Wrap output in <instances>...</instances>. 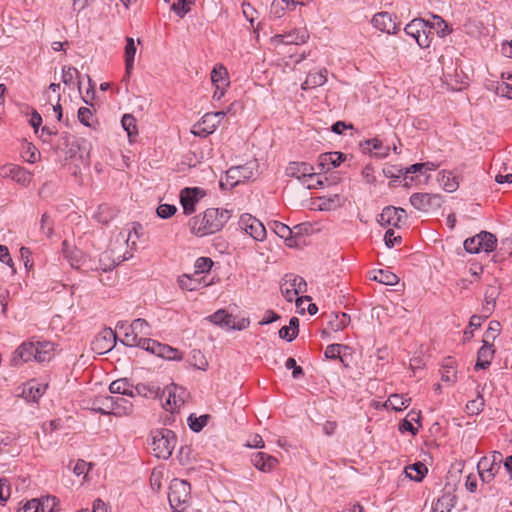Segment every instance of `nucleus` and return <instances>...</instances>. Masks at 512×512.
<instances>
[{"label":"nucleus","instance_id":"43","mask_svg":"<svg viewBox=\"0 0 512 512\" xmlns=\"http://www.w3.org/2000/svg\"><path fill=\"white\" fill-rule=\"evenodd\" d=\"M363 150L370 153L374 152L376 155L381 157L386 156L388 153V148L384 147L382 141L377 138L365 141Z\"/></svg>","mask_w":512,"mask_h":512},{"label":"nucleus","instance_id":"37","mask_svg":"<svg viewBox=\"0 0 512 512\" xmlns=\"http://www.w3.org/2000/svg\"><path fill=\"white\" fill-rule=\"evenodd\" d=\"M430 179V175H420L419 173H413L409 171V167L406 168L403 174V186L406 188H412L417 185L426 184Z\"/></svg>","mask_w":512,"mask_h":512},{"label":"nucleus","instance_id":"38","mask_svg":"<svg viewBox=\"0 0 512 512\" xmlns=\"http://www.w3.org/2000/svg\"><path fill=\"white\" fill-rule=\"evenodd\" d=\"M457 379V372L455 369V361L447 359L441 369V380L448 385H453Z\"/></svg>","mask_w":512,"mask_h":512},{"label":"nucleus","instance_id":"13","mask_svg":"<svg viewBox=\"0 0 512 512\" xmlns=\"http://www.w3.org/2000/svg\"><path fill=\"white\" fill-rule=\"evenodd\" d=\"M428 28V22L416 18L405 26L404 31L407 35L413 37L420 47H428V37L426 35Z\"/></svg>","mask_w":512,"mask_h":512},{"label":"nucleus","instance_id":"54","mask_svg":"<svg viewBox=\"0 0 512 512\" xmlns=\"http://www.w3.org/2000/svg\"><path fill=\"white\" fill-rule=\"evenodd\" d=\"M213 261L208 257H199L194 265L196 275L207 273L211 270Z\"/></svg>","mask_w":512,"mask_h":512},{"label":"nucleus","instance_id":"48","mask_svg":"<svg viewBox=\"0 0 512 512\" xmlns=\"http://www.w3.org/2000/svg\"><path fill=\"white\" fill-rule=\"evenodd\" d=\"M147 340H148V338L141 337L138 334H136L134 331H132L128 328V331H126L124 334L122 343L127 346L142 348V342L147 341Z\"/></svg>","mask_w":512,"mask_h":512},{"label":"nucleus","instance_id":"32","mask_svg":"<svg viewBox=\"0 0 512 512\" xmlns=\"http://www.w3.org/2000/svg\"><path fill=\"white\" fill-rule=\"evenodd\" d=\"M54 344L50 341L36 342L34 360L37 362L49 361L53 357Z\"/></svg>","mask_w":512,"mask_h":512},{"label":"nucleus","instance_id":"23","mask_svg":"<svg viewBox=\"0 0 512 512\" xmlns=\"http://www.w3.org/2000/svg\"><path fill=\"white\" fill-rule=\"evenodd\" d=\"M251 462L255 468L262 472H271L278 464L277 458L264 452H257L252 455Z\"/></svg>","mask_w":512,"mask_h":512},{"label":"nucleus","instance_id":"1","mask_svg":"<svg viewBox=\"0 0 512 512\" xmlns=\"http://www.w3.org/2000/svg\"><path fill=\"white\" fill-rule=\"evenodd\" d=\"M230 211L220 208H208L203 214L189 221L191 232L199 237L220 231L230 219Z\"/></svg>","mask_w":512,"mask_h":512},{"label":"nucleus","instance_id":"35","mask_svg":"<svg viewBox=\"0 0 512 512\" xmlns=\"http://www.w3.org/2000/svg\"><path fill=\"white\" fill-rule=\"evenodd\" d=\"M438 182L447 192H454L459 187L457 177L451 171L443 170L439 173Z\"/></svg>","mask_w":512,"mask_h":512},{"label":"nucleus","instance_id":"46","mask_svg":"<svg viewBox=\"0 0 512 512\" xmlns=\"http://www.w3.org/2000/svg\"><path fill=\"white\" fill-rule=\"evenodd\" d=\"M350 323V317L346 313H338L329 321V326L333 331L343 330Z\"/></svg>","mask_w":512,"mask_h":512},{"label":"nucleus","instance_id":"14","mask_svg":"<svg viewBox=\"0 0 512 512\" xmlns=\"http://www.w3.org/2000/svg\"><path fill=\"white\" fill-rule=\"evenodd\" d=\"M239 224L242 230L257 241H262L266 236L264 225L250 214L242 215Z\"/></svg>","mask_w":512,"mask_h":512},{"label":"nucleus","instance_id":"39","mask_svg":"<svg viewBox=\"0 0 512 512\" xmlns=\"http://www.w3.org/2000/svg\"><path fill=\"white\" fill-rule=\"evenodd\" d=\"M426 473L427 467L421 462L414 463L405 468L406 476L417 482H420L425 477Z\"/></svg>","mask_w":512,"mask_h":512},{"label":"nucleus","instance_id":"24","mask_svg":"<svg viewBox=\"0 0 512 512\" xmlns=\"http://www.w3.org/2000/svg\"><path fill=\"white\" fill-rule=\"evenodd\" d=\"M312 168L313 166L309 163L294 161L288 164L285 173L288 177L296 178L301 183L306 176H309Z\"/></svg>","mask_w":512,"mask_h":512},{"label":"nucleus","instance_id":"64","mask_svg":"<svg viewBox=\"0 0 512 512\" xmlns=\"http://www.w3.org/2000/svg\"><path fill=\"white\" fill-rule=\"evenodd\" d=\"M495 93L501 97L512 99V85L502 81L497 83Z\"/></svg>","mask_w":512,"mask_h":512},{"label":"nucleus","instance_id":"34","mask_svg":"<svg viewBox=\"0 0 512 512\" xmlns=\"http://www.w3.org/2000/svg\"><path fill=\"white\" fill-rule=\"evenodd\" d=\"M136 50L137 48L134 39L131 37H127L124 52L126 77H130L131 71L133 70Z\"/></svg>","mask_w":512,"mask_h":512},{"label":"nucleus","instance_id":"42","mask_svg":"<svg viewBox=\"0 0 512 512\" xmlns=\"http://www.w3.org/2000/svg\"><path fill=\"white\" fill-rule=\"evenodd\" d=\"M77 118L81 124L90 128H95V124L97 123L93 111L88 107H80L78 109Z\"/></svg>","mask_w":512,"mask_h":512},{"label":"nucleus","instance_id":"30","mask_svg":"<svg viewBox=\"0 0 512 512\" xmlns=\"http://www.w3.org/2000/svg\"><path fill=\"white\" fill-rule=\"evenodd\" d=\"M177 387L171 385L163 390L162 396H167L164 408L167 411L173 412L175 409L180 408L184 404V400L176 396Z\"/></svg>","mask_w":512,"mask_h":512},{"label":"nucleus","instance_id":"52","mask_svg":"<svg viewBox=\"0 0 512 512\" xmlns=\"http://www.w3.org/2000/svg\"><path fill=\"white\" fill-rule=\"evenodd\" d=\"M194 4V0H178L173 3L171 9L179 16L184 17L189 11L191 5Z\"/></svg>","mask_w":512,"mask_h":512},{"label":"nucleus","instance_id":"44","mask_svg":"<svg viewBox=\"0 0 512 512\" xmlns=\"http://www.w3.org/2000/svg\"><path fill=\"white\" fill-rule=\"evenodd\" d=\"M372 279L384 285L390 286L396 285L399 282V278L396 274L392 273L391 271L383 269L378 270L374 274Z\"/></svg>","mask_w":512,"mask_h":512},{"label":"nucleus","instance_id":"57","mask_svg":"<svg viewBox=\"0 0 512 512\" xmlns=\"http://www.w3.org/2000/svg\"><path fill=\"white\" fill-rule=\"evenodd\" d=\"M129 329L134 331L139 336L149 334L148 333L149 324L147 323V321L145 319H142V318L135 319L129 326Z\"/></svg>","mask_w":512,"mask_h":512},{"label":"nucleus","instance_id":"7","mask_svg":"<svg viewBox=\"0 0 512 512\" xmlns=\"http://www.w3.org/2000/svg\"><path fill=\"white\" fill-rule=\"evenodd\" d=\"M225 115L226 113L223 111L206 113L201 120L193 126L191 130L192 134L199 137H207L216 130Z\"/></svg>","mask_w":512,"mask_h":512},{"label":"nucleus","instance_id":"12","mask_svg":"<svg viewBox=\"0 0 512 512\" xmlns=\"http://www.w3.org/2000/svg\"><path fill=\"white\" fill-rule=\"evenodd\" d=\"M254 168L255 164L251 162L231 167L226 172L227 183L233 187L245 180L251 179L254 176Z\"/></svg>","mask_w":512,"mask_h":512},{"label":"nucleus","instance_id":"61","mask_svg":"<svg viewBox=\"0 0 512 512\" xmlns=\"http://www.w3.org/2000/svg\"><path fill=\"white\" fill-rule=\"evenodd\" d=\"M158 390L159 389L154 386L150 387L145 384H138L137 386H134V395L138 394L144 397L157 396Z\"/></svg>","mask_w":512,"mask_h":512},{"label":"nucleus","instance_id":"49","mask_svg":"<svg viewBox=\"0 0 512 512\" xmlns=\"http://www.w3.org/2000/svg\"><path fill=\"white\" fill-rule=\"evenodd\" d=\"M190 363L197 369L205 371L208 367V361L200 350L194 349L191 352Z\"/></svg>","mask_w":512,"mask_h":512},{"label":"nucleus","instance_id":"8","mask_svg":"<svg viewBox=\"0 0 512 512\" xmlns=\"http://www.w3.org/2000/svg\"><path fill=\"white\" fill-rule=\"evenodd\" d=\"M410 203L415 209L421 212H430L439 209L443 203V199L439 194L413 193L410 196Z\"/></svg>","mask_w":512,"mask_h":512},{"label":"nucleus","instance_id":"50","mask_svg":"<svg viewBox=\"0 0 512 512\" xmlns=\"http://www.w3.org/2000/svg\"><path fill=\"white\" fill-rule=\"evenodd\" d=\"M301 184L307 189H317L323 185V181L320 179L319 175L315 172L314 167L311 169V173L309 176H306Z\"/></svg>","mask_w":512,"mask_h":512},{"label":"nucleus","instance_id":"28","mask_svg":"<svg viewBox=\"0 0 512 512\" xmlns=\"http://www.w3.org/2000/svg\"><path fill=\"white\" fill-rule=\"evenodd\" d=\"M109 390L114 395L134 397V386L126 378H121L113 381Z\"/></svg>","mask_w":512,"mask_h":512},{"label":"nucleus","instance_id":"27","mask_svg":"<svg viewBox=\"0 0 512 512\" xmlns=\"http://www.w3.org/2000/svg\"><path fill=\"white\" fill-rule=\"evenodd\" d=\"M327 75L328 70L326 68H322L315 73H309L306 80L302 83L301 89L310 90L323 86L327 82Z\"/></svg>","mask_w":512,"mask_h":512},{"label":"nucleus","instance_id":"56","mask_svg":"<svg viewBox=\"0 0 512 512\" xmlns=\"http://www.w3.org/2000/svg\"><path fill=\"white\" fill-rule=\"evenodd\" d=\"M453 506L452 499L449 496H443L434 504L433 512H451Z\"/></svg>","mask_w":512,"mask_h":512},{"label":"nucleus","instance_id":"60","mask_svg":"<svg viewBox=\"0 0 512 512\" xmlns=\"http://www.w3.org/2000/svg\"><path fill=\"white\" fill-rule=\"evenodd\" d=\"M429 28H435L437 30V33L441 36H445L448 33H450V29L446 22L439 16H433V21Z\"/></svg>","mask_w":512,"mask_h":512},{"label":"nucleus","instance_id":"55","mask_svg":"<svg viewBox=\"0 0 512 512\" xmlns=\"http://www.w3.org/2000/svg\"><path fill=\"white\" fill-rule=\"evenodd\" d=\"M437 169V165L433 162L416 163L409 167V171L413 173H419L425 177L428 171H434Z\"/></svg>","mask_w":512,"mask_h":512},{"label":"nucleus","instance_id":"10","mask_svg":"<svg viewBox=\"0 0 512 512\" xmlns=\"http://www.w3.org/2000/svg\"><path fill=\"white\" fill-rule=\"evenodd\" d=\"M142 349L151 352L152 354L168 359V360H181L182 354L181 352L173 348L169 345L159 343L153 339H149L147 341L142 342Z\"/></svg>","mask_w":512,"mask_h":512},{"label":"nucleus","instance_id":"9","mask_svg":"<svg viewBox=\"0 0 512 512\" xmlns=\"http://www.w3.org/2000/svg\"><path fill=\"white\" fill-rule=\"evenodd\" d=\"M309 32L305 27L295 28L284 34H277L271 37V44L275 47L280 45H301L308 41Z\"/></svg>","mask_w":512,"mask_h":512},{"label":"nucleus","instance_id":"45","mask_svg":"<svg viewBox=\"0 0 512 512\" xmlns=\"http://www.w3.org/2000/svg\"><path fill=\"white\" fill-rule=\"evenodd\" d=\"M121 123H122V127L127 132L128 136L130 138L138 135L136 119L133 115L124 114L122 117Z\"/></svg>","mask_w":512,"mask_h":512},{"label":"nucleus","instance_id":"40","mask_svg":"<svg viewBox=\"0 0 512 512\" xmlns=\"http://www.w3.org/2000/svg\"><path fill=\"white\" fill-rule=\"evenodd\" d=\"M107 407H113L112 396H101L94 403L92 410L99 412L103 415H114V410Z\"/></svg>","mask_w":512,"mask_h":512},{"label":"nucleus","instance_id":"47","mask_svg":"<svg viewBox=\"0 0 512 512\" xmlns=\"http://www.w3.org/2000/svg\"><path fill=\"white\" fill-rule=\"evenodd\" d=\"M407 417H409L410 419L405 418L401 422L399 429L401 431L411 432L412 435H415L418 432V429L414 427V425L412 424V421H419L420 414L418 412L411 411L408 413Z\"/></svg>","mask_w":512,"mask_h":512},{"label":"nucleus","instance_id":"36","mask_svg":"<svg viewBox=\"0 0 512 512\" xmlns=\"http://www.w3.org/2000/svg\"><path fill=\"white\" fill-rule=\"evenodd\" d=\"M411 403V398L399 394H391L385 402V407H390L394 411H402Z\"/></svg>","mask_w":512,"mask_h":512},{"label":"nucleus","instance_id":"53","mask_svg":"<svg viewBox=\"0 0 512 512\" xmlns=\"http://www.w3.org/2000/svg\"><path fill=\"white\" fill-rule=\"evenodd\" d=\"M79 76V71L72 66H64L62 68V82L67 85L71 86L74 84V80Z\"/></svg>","mask_w":512,"mask_h":512},{"label":"nucleus","instance_id":"62","mask_svg":"<svg viewBox=\"0 0 512 512\" xmlns=\"http://www.w3.org/2000/svg\"><path fill=\"white\" fill-rule=\"evenodd\" d=\"M483 407L484 400L480 395L476 399L469 401L466 405V409L470 414H478L483 410Z\"/></svg>","mask_w":512,"mask_h":512},{"label":"nucleus","instance_id":"29","mask_svg":"<svg viewBox=\"0 0 512 512\" xmlns=\"http://www.w3.org/2000/svg\"><path fill=\"white\" fill-rule=\"evenodd\" d=\"M113 398V407H110L114 410V415L121 417L127 416L133 411V404L129 399L124 398L121 395H114Z\"/></svg>","mask_w":512,"mask_h":512},{"label":"nucleus","instance_id":"4","mask_svg":"<svg viewBox=\"0 0 512 512\" xmlns=\"http://www.w3.org/2000/svg\"><path fill=\"white\" fill-rule=\"evenodd\" d=\"M190 484L185 480L173 479L170 483L168 499L174 512H187L190 501Z\"/></svg>","mask_w":512,"mask_h":512},{"label":"nucleus","instance_id":"3","mask_svg":"<svg viewBox=\"0 0 512 512\" xmlns=\"http://www.w3.org/2000/svg\"><path fill=\"white\" fill-rule=\"evenodd\" d=\"M307 284L305 280L297 275L287 274L281 283V292L285 299L289 302L295 300L297 308H301L302 304L310 301L309 297H298L300 293L306 291Z\"/></svg>","mask_w":512,"mask_h":512},{"label":"nucleus","instance_id":"2","mask_svg":"<svg viewBox=\"0 0 512 512\" xmlns=\"http://www.w3.org/2000/svg\"><path fill=\"white\" fill-rule=\"evenodd\" d=\"M177 442L175 433L167 428H161L151 433V449L157 458L168 459Z\"/></svg>","mask_w":512,"mask_h":512},{"label":"nucleus","instance_id":"41","mask_svg":"<svg viewBox=\"0 0 512 512\" xmlns=\"http://www.w3.org/2000/svg\"><path fill=\"white\" fill-rule=\"evenodd\" d=\"M37 499L41 512H58L60 510V502L55 496L47 495Z\"/></svg>","mask_w":512,"mask_h":512},{"label":"nucleus","instance_id":"59","mask_svg":"<svg viewBox=\"0 0 512 512\" xmlns=\"http://www.w3.org/2000/svg\"><path fill=\"white\" fill-rule=\"evenodd\" d=\"M500 294V287L498 285H489L484 293V301L487 304H496V300Z\"/></svg>","mask_w":512,"mask_h":512},{"label":"nucleus","instance_id":"58","mask_svg":"<svg viewBox=\"0 0 512 512\" xmlns=\"http://www.w3.org/2000/svg\"><path fill=\"white\" fill-rule=\"evenodd\" d=\"M501 331V324L499 321L493 320L489 323L488 329L485 332V338L488 342L493 343Z\"/></svg>","mask_w":512,"mask_h":512},{"label":"nucleus","instance_id":"33","mask_svg":"<svg viewBox=\"0 0 512 512\" xmlns=\"http://www.w3.org/2000/svg\"><path fill=\"white\" fill-rule=\"evenodd\" d=\"M477 468L482 481L487 483L492 481L498 472V470H496V466L490 463V458L488 457L481 458L478 462Z\"/></svg>","mask_w":512,"mask_h":512},{"label":"nucleus","instance_id":"15","mask_svg":"<svg viewBox=\"0 0 512 512\" xmlns=\"http://www.w3.org/2000/svg\"><path fill=\"white\" fill-rule=\"evenodd\" d=\"M405 217L406 211L403 208L387 206L382 210L377 221L381 226L400 227Z\"/></svg>","mask_w":512,"mask_h":512},{"label":"nucleus","instance_id":"16","mask_svg":"<svg viewBox=\"0 0 512 512\" xmlns=\"http://www.w3.org/2000/svg\"><path fill=\"white\" fill-rule=\"evenodd\" d=\"M205 195V192L197 187L185 188L180 193V201L184 214L190 215L195 212V205Z\"/></svg>","mask_w":512,"mask_h":512},{"label":"nucleus","instance_id":"25","mask_svg":"<svg viewBox=\"0 0 512 512\" xmlns=\"http://www.w3.org/2000/svg\"><path fill=\"white\" fill-rule=\"evenodd\" d=\"M178 284L181 289L187 291H196L201 287L208 285L207 283H205L204 278L200 277V275H196V273L191 275L183 274L178 278Z\"/></svg>","mask_w":512,"mask_h":512},{"label":"nucleus","instance_id":"22","mask_svg":"<svg viewBox=\"0 0 512 512\" xmlns=\"http://www.w3.org/2000/svg\"><path fill=\"white\" fill-rule=\"evenodd\" d=\"M495 349L493 343L488 342V339H483V345L479 349L477 354V362L475 369H486L490 366L491 361L494 357Z\"/></svg>","mask_w":512,"mask_h":512},{"label":"nucleus","instance_id":"17","mask_svg":"<svg viewBox=\"0 0 512 512\" xmlns=\"http://www.w3.org/2000/svg\"><path fill=\"white\" fill-rule=\"evenodd\" d=\"M142 235V225L138 222H133L120 231L118 239L124 241L132 251H135L137 249V241Z\"/></svg>","mask_w":512,"mask_h":512},{"label":"nucleus","instance_id":"20","mask_svg":"<svg viewBox=\"0 0 512 512\" xmlns=\"http://www.w3.org/2000/svg\"><path fill=\"white\" fill-rule=\"evenodd\" d=\"M2 176L10 178L23 186H27L31 181V174L26 169L13 164L2 168Z\"/></svg>","mask_w":512,"mask_h":512},{"label":"nucleus","instance_id":"19","mask_svg":"<svg viewBox=\"0 0 512 512\" xmlns=\"http://www.w3.org/2000/svg\"><path fill=\"white\" fill-rule=\"evenodd\" d=\"M35 343L23 342L12 354L10 359L12 366H19L34 359Z\"/></svg>","mask_w":512,"mask_h":512},{"label":"nucleus","instance_id":"6","mask_svg":"<svg viewBox=\"0 0 512 512\" xmlns=\"http://www.w3.org/2000/svg\"><path fill=\"white\" fill-rule=\"evenodd\" d=\"M208 319L210 320V322L220 327L232 330L241 331L248 328L250 325L249 318L232 315L224 309L216 311L215 313L210 315Z\"/></svg>","mask_w":512,"mask_h":512},{"label":"nucleus","instance_id":"63","mask_svg":"<svg viewBox=\"0 0 512 512\" xmlns=\"http://www.w3.org/2000/svg\"><path fill=\"white\" fill-rule=\"evenodd\" d=\"M497 256L501 259L512 256V239L506 238L501 241Z\"/></svg>","mask_w":512,"mask_h":512},{"label":"nucleus","instance_id":"31","mask_svg":"<svg viewBox=\"0 0 512 512\" xmlns=\"http://www.w3.org/2000/svg\"><path fill=\"white\" fill-rule=\"evenodd\" d=\"M211 81L215 88L226 89L230 84L227 69L216 65L211 71Z\"/></svg>","mask_w":512,"mask_h":512},{"label":"nucleus","instance_id":"18","mask_svg":"<svg viewBox=\"0 0 512 512\" xmlns=\"http://www.w3.org/2000/svg\"><path fill=\"white\" fill-rule=\"evenodd\" d=\"M372 25L381 32L395 34L399 30V25L395 18L388 12H379L372 18Z\"/></svg>","mask_w":512,"mask_h":512},{"label":"nucleus","instance_id":"51","mask_svg":"<svg viewBox=\"0 0 512 512\" xmlns=\"http://www.w3.org/2000/svg\"><path fill=\"white\" fill-rule=\"evenodd\" d=\"M208 420L209 415H201L200 417L190 415L188 418V424L192 431L199 432L203 429L204 426L207 425Z\"/></svg>","mask_w":512,"mask_h":512},{"label":"nucleus","instance_id":"5","mask_svg":"<svg viewBox=\"0 0 512 512\" xmlns=\"http://www.w3.org/2000/svg\"><path fill=\"white\" fill-rule=\"evenodd\" d=\"M497 247V238L494 234L481 231L479 234L464 241V248L468 253L492 252Z\"/></svg>","mask_w":512,"mask_h":512},{"label":"nucleus","instance_id":"21","mask_svg":"<svg viewBox=\"0 0 512 512\" xmlns=\"http://www.w3.org/2000/svg\"><path fill=\"white\" fill-rule=\"evenodd\" d=\"M346 160V155L342 152H327L322 153L318 157V167L320 171H329L331 169H334L342 162Z\"/></svg>","mask_w":512,"mask_h":512},{"label":"nucleus","instance_id":"11","mask_svg":"<svg viewBox=\"0 0 512 512\" xmlns=\"http://www.w3.org/2000/svg\"><path fill=\"white\" fill-rule=\"evenodd\" d=\"M116 344V333L111 328L101 330L91 343L92 350L101 355L112 350Z\"/></svg>","mask_w":512,"mask_h":512},{"label":"nucleus","instance_id":"26","mask_svg":"<svg viewBox=\"0 0 512 512\" xmlns=\"http://www.w3.org/2000/svg\"><path fill=\"white\" fill-rule=\"evenodd\" d=\"M47 385H42L32 380L29 381L23 388L22 396L28 402H37L44 394Z\"/></svg>","mask_w":512,"mask_h":512}]
</instances>
